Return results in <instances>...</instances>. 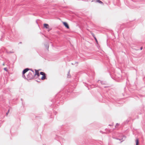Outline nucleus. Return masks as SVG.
<instances>
[{
  "mask_svg": "<svg viewBox=\"0 0 145 145\" xmlns=\"http://www.w3.org/2000/svg\"><path fill=\"white\" fill-rule=\"evenodd\" d=\"M3 65L4 66L5 65V64L4 63H3Z\"/></svg>",
  "mask_w": 145,
  "mask_h": 145,
  "instance_id": "14",
  "label": "nucleus"
},
{
  "mask_svg": "<svg viewBox=\"0 0 145 145\" xmlns=\"http://www.w3.org/2000/svg\"><path fill=\"white\" fill-rule=\"evenodd\" d=\"M30 69H29L28 68H26L25 69H24L23 72V76L25 77V76L24 74L26 73L27 71H28V70H30Z\"/></svg>",
  "mask_w": 145,
  "mask_h": 145,
  "instance_id": "4",
  "label": "nucleus"
},
{
  "mask_svg": "<svg viewBox=\"0 0 145 145\" xmlns=\"http://www.w3.org/2000/svg\"><path fill=\"white\" fill-rule=\"evenodd\" d=\"M40 74L42 75L41 79L42 80H43L46 79V74L44 72H41L40 73Z\"/></svg>",
  "mask_w": 145,
  "mask_h": 145,
  "instance_id": "2",
  "label": "nucleus"
},
{
  "mask_svg": "<svg viewBox=\"0 0 145 145\" xmlns=\"http://www.w3.org/2000/svg\"><path fill=\"white\" fill-rule=\"evenodd\" d=\"M4 70L6 71H7V69L6 68H4Z\"/></svg>",
  "mask_w": 145,
  "mask_h": 145,
  "instance_id": "10",
  "label": "nucleus"
},
{
  "mask_svg": "<svg viewBox=\"0 0 145 145\" xmlns=\"http://www.w3.org/2000/svg\"><path fill=\"white\" fill-rule=\"evenodd\" d=\"M142 47H141V50H142Z\"/></svg>",
  "mask_w": 145,
  "mask_h": 145,
  "instance_id": "15",
  "label": "nucleus"
},
{
  "mask_svg": "<svg viewBox=\"0 0 145 145\" xmlns=\"http://www.w3.org/2000/svg\"><path fill=\"white\" fill-rule=\"evenodd\" d=\"M9 110H8L7 112V115H8V114L9 113Z\"/></svg>",
  "mask_w": 145,
  "mask_h": 145,
  "instance_id": "12",
  "label": "nucleus"
},
{
  "mask_svg": "<svg viewBox=\"0 0 145 145\" xmlns=\"http://www.w3.org/2000/svg\"><path fill=\"white\" fill-rule=\"evenodd\" d=\"M94 38L95 39V40L96 42H97V43H98V41L97 40L96 37H95V38Z\"/></svg>",
  "mask_w": 145,
  "mask_h": 145,
  "instance_id": "9",
  "label": "nucleus"
},
{
  "mask_svg": "<svg viewBox=\"0 0 145 145\" xmlns=\"http://www.w3.org/2000/svg\"><path fill=\"white\" fill-rule=\"evenodd\" d=\"M31 71L29 72L27 75V78L31 80L33 79L34 78V72L32 70H30Z\"/></svg>",
  "mask_w": 145,
  "mask_h": 145,
  "instance_id": "1",
  "label": "nucleus"
},
{
  "mask_svg": "<svg viewBox=\"0 0 145 145\" xmlns=\"http://www.w3.org/2000/svg\"><path fill=\"white\" fill-rule=\"evenodd\" d=\"M91 34L94 37V38H95V35L94 33H91Z\"/></svg>",
  "mask_w": 145,
  "mask_h": 145,
  "instance_id": "8",
  "label": "nucleus"
},
{
  "mask_svg": "<svg viewBox=\"0 0 145 145\" xmlns=\"http://www.w3.org/2000/svg\"><path fill=\"white\" fill-rule=\"evenodd\" d=\"M63 24L67 28V29H69V26L67 23L65 22H63Z\"/></svg>",
  "mask_w": 145,
  "mask_h": 145,
  "instance_id": "5",
  "label": "nucleus"
},
{
  "mask_svg": "<svg viewBox=\"0 0 145 145\" xmlns=\"http://www.w3.org/2000/svg\"><path fill=\"white\" fill-rule=\"evenodd\" d=\"M139 144V140L138 139H137L136 140V145H138Z\"/></svg>",
  "mask_w": 145,
  "mask_h": 145,
  "instance_id": "7",
  "label": "nucleus"
},
{
  "mask_svg": "<svg viewBox=\"0 0 145 145\" xmlns=\"http://www.w3.org/2000/svg\"><path fill=\"white\" fill-rule=\"evenodd\" d=\"M95 0L96 1V2H98V3H99V1H100L99 0Z\"/></svg>",
  "mask_w": 145,
  "mask_h": 145,
  "instance_id": "13",
  "label": "nucleus"
},
{
  "mask_svg": "<svg viewBox=\"0 0 145 145\" xmlns=\"http://www.w3.org/2000/svg\"><path fill=\"white\" fill-rule=\"evenodd\" d=\"M99 3H100V4H103V3L100 0L99 1Z\"/></svg>",
  "mask_w": 145,
  "mask_h": 145,
  "instance_id": "11",
  "label": "nucleus"
},
{
  "mask_svg": "<svg viewBox=\"0 0 145 145\" xmlns=\"http://www.w3.org/2000/svg\"><path fill=\"white\" fill-rule=\"evenodd\" d=\"M43 25L44 27L46 29H49V30H50V29H49V26L48 24H44Z\"/></svg>",
  "mask_w": 145,
  "mask_h": 145,
  "instance_id": "6",
  "label": "nucleus"
},
{
  "mask_svg": "<svg viewBox=\"0 0 145 145\" xmlns=\"http://www.w3.org/2000/svg\"><path fill=\"white\" fill-rule=\"evenodd\" d=\"M35 74L34 73V76H36L37 75V77H39V70H35Z\"/></svg>",
  "mask_w": 145,
  "mask_h": 145,
  "instance_id": "3",
  "label": "nucleus"
}]
</instances>
